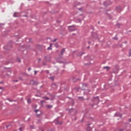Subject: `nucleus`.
Returning a JSON list of instances; mask_svg holds the SVG:
<instances>
[{
    "label": "nucleus",
    "mask_w": 131,
    "mask_h": 131,
    "mask_svg": "<svg viewBox=\"0 0 131 131\" xmlns=\"http://www.w3.org/2000/svg\"><path fill=\"white\" fill-rule=\"evenodd\" d=\"M29 40L28 42H32L31 39H28Z\"/></svg>",
    "instance_id": "nucleus-34"
},
{
    "label": "nucleus",
    "mask_w": 131,
    "mask_h": 131,
    "mask_svg": "<svg viewBox=\"0 0 131 131\" xmlns=\"http://www.w3.org/2000/svg\"><path fill=\"white\" fill-rule=\"evenodd\" d=\"M78 98L79 100H81V101L84 100V99L83 98V97H78Z\"/></svg>",
    "instance_id": "nucleus-16"
},
{
    "label": "nucleus",
    "mask_w": 131,
    "mask_h": 131,
    "mask_svg": "<svg viewBox=\"0 0 131 131\" xmlns=\"http://www.w3.org/2000/svg\"><path fill=\"white\" fill-rule=\"evenodd\" d=\"M89 45H91V41L88 42Z\"/></svg>",
    "instance_id": "nucleus-50"
},
{
    "label": "nucleus",
    "mask_w": 131,
    "mask_h": 131,
    "mask_svg": "<svg viewBox=\"0 0 131 131\" xmlns=\"http://www.w3.org/2000/svg\"><path fill=\"white\" fill-rule=\"evenodd\" d=\"M22 48H25V49H27V46L26 45H23Z\"/></svg>",
    "instance_id": "nucleus-27"
},
{
    "label": "nucleus",
    "mask_w": 131,
    "mask_h": 131,
    "mask_svg": "<svg viewBox=\"0 0 131 131\" xmlns=\"http://www.w3.org/2000/svg\"><path fill=\"white\" fill-rule=\"evenodd\" d=\"M13 82H18V80H13Z\"/></svg>",
    "instance_id": "nucleus-31"
},
{
    "label": "nucleus",
    "mask_w": 131,
    "mask_h": 131,
    "mask_svg": "<svg viewBox=\"0 0 131 131\" xmlns=\"http://www.w3.org/2000/svg\"><path fill=\"white\" fill-rule=\"evenodd\" d=\"M68 99H72L71 97H68Z\"/></svg>",
    "instance_id": "nucleus-54"
},
{
    "label": "nucleus",
    "mask_w": 131,
    "mask_h": 131,
    "mask_svg": "<svg viewBox=\"0 0 131 131\" xmlns=\"http://www.w3.org/2000/svg\"><path fill=\"white\" fill-rule=\"evenodd\" d=\"M42 98L45 99L46 100H50V98H49L48 97H43Z\"/></svg>",
    "instance_id": "nucleus-19"
},
{
    "label": "nucleus",
    "mask_w": 131,
    "mask_h": 131,
    "mask_svg": "<svg viewBox=\"0 0 131 131\" xmlns=\"http://www.w3.org/2000/svg\"><path fill=\"white\" fill-rule=\"evenodd\" d=\"M4 82H3V81H1L0 82V83H3Z\"/></svg>",
    "instance_id": "nucleus-56"
},
{
    "label": "nucleus",
    "mask_w": 131,
    "mask_h": 131,
    "mask_svg": "<svg viewBox=\"0 0 131 131\" xmlns=\"http://www.w3.org/2000/svg\"><path fill=\"white\" fill-rule=\"evenodd\" d=\"M93 36V37H94L95 38H97V35H96V36Z\"/></svg>",
    "instance_id": "nucleus-52"
},
{
    "label": "nucleus",
    "mask_w": 131,
    "mask_h": 131,
    "mask_svg": "<svg viewBox=\"0 0 131 131\" xmlns=\"http://www.w3.org/2000/svg\"><path fill=\"white\" fill-rule=\"evenodd\" d=\"M79 22H81V20H79Z\"/></svg>",
    "instance_id": "nucleus-61"
},
{
    "label": "nucleus",
    "mask_w": 131,
    "mask_h": 131,
    "mask_svg": "<svg viewBox=\"0 0 131 131\" xmlns=\"http://www.w3.org/2000/svg\"><path fill=\"white\" fill-rule=\"evenodd\" d=\"M114 116L116 117H120L121 118V117H122V115H121L120 113L117 112L115 114Z\"/></svg>",
    "instance_id": "nucleus-6"
},
{
    "label": "nucleus",
    "mask_w": 131,
    "mask_h": 131,
    "mask_svg": "<svg viewBox=\"0 0 131 131\" xmlns=\"http://www.w3.org/2000/svg\"><path fill=\"white\" fill-rule=\"evenodd\" d=\"M45 58L46 60H47V61H48V62H51V57H49V59H47V56H45Z\"/></svg>",
    "instance_id": "nucleus-17"
},
{
    "label": "nucleus",
    "mask_w": 131,
    "mask_h": 131,
    "mask_svg": "<svg viewBox=\"0 0 131 131\" xmlns=\"http://www.w3.org/2000/svg\"><path fill=\"white\" fill-rule=\"evenodd\" d=\"M52 46H53V44H52V43H50V47L47 48V50H48V51L50 50H52Z\"/></svg>",
    "instance_id": "nucleus-11"
},
{
    "label": "nucleus",
    "mask_w": 131,
    "mask_h": 131,
    "mask_svg": "<svg viewBox=\"0 0 131 131\" xmlns=\"http://www.w3.org/2000/svg\"><path fill=\"white\" fill-rule=\"evenodd\" d=\"M88 56H85V57H84V59L85 60V58H88Z\"/></svg>",
    "instance_id": "nucleus-51"
},
{
    "label": "nucleus",
    "mask_w": 131,
    "mask_h": 131,
    "mask_svg": "<svg viewBox=\"0 0 131 131\" xmlns=\"http://www.w3.org/2000/svg\"><path fill=\"white\" fill-rule=\"evenodd\" d=\"M19 79H22V78H21V77H19Z\"/></svg>",
    "instance_id": "nucleus-62"
},
{
    "label": "nucleus",
    "mask_w": 131,
    "mask_h": 131,
    "mask_svg": "<svg viewBox=\"0 0 131 131\" xmlns=\"http://www.w3.org/2000/svg\"><path fill=\"white\" fill-rule=\"evenodd\" d=\"M103 5L105 6V7H108V6H110V4H108L107 2H103Z\"/></svg>",
    "instance_id": "nucleus-9"
},
{
    "label": "nucleus",
    "mask_w": 131,
    "mask_h": 131,
    "mask_svg": "<svg viewBox=\"0 0 131 131\" xmlns=\"http://www.w3.org/2000/svg\"><path fill=\"white\" fill-rule=\"evenodd\" d=\"M129 122H131V119H129Z\"/></svg>",
    "instance_id": "nucleus-48"
},
{
    "label": "nucleus",
    "mask_w": 131,
    "mask_h": 131,
    "mask_svg": "<svg viewBox=\"0 0 131 131\" xmlns=\"http://www.w3.org/2000/svg\"><path fill=\"white\" fill-rule=\"evenodd\" d=\"M85 54V53L83 52H79V55L80 56V57H81V56H82V55Z\"/></svg>",
    "instance_id": "nucleus-12"
},
{
    "label": "nucleus",
    "mask_w": 131,
    "mask_h": 131,
    "mask_svg": "<svg viewBox=\"0 0 131 131\" xmlns=\"http://www.w3.org/2000/svg\"><path fill=\"white\" fill-rule=\"evenodd\" d=\"M9 126H12V125H11V124L7 125L6 126L7 128H8V127H9Z\"/></svg>",
    "instance_id": "nucleus-29"
},
{
    "label": "nucleus",
    "mask_w": 131,
    "mask_h": 131,
    "mask_svg": "<svg viewBox=\"0 0 131 131\" xmlns=\"http://www.w3.org/2000/svg\"><path fill=\"white\" fill-rule=\"evenodd\" d=\"M12 41H10L7 46H4L3 48L5 50H6V51H10V50L12 49Z\"/></svg>",
    "instance_id": "nucleus-2"
},
{
    "label": "nucleus",
    "mask_w": 131,
    "mask_h": 131,
    "mask_svg": "<svg viewBox=\"0 0 131 131\" xmlns=\"http://www.w3.org/2000/svg\"><path fill=\"white\" fill-rule=\"evenodd\" d=\"M50 79H52V80H54V77H50Z\"/></svg>",
    "instance_id": "nucleus-33"
},
{
    "label": "nucleus",
    "mask_w": 131,
    "mask_h": 131,
    "mask_svg": "<svg viewBox=\"0 0 131 131\" xmlns=\"http://www.w3.org/2000/svg\"><path fill=\"white\" fill-rule=\"evenodd\" d=\"M41 131H45V130H41Z\"/></svg>",
    "instance_id": "nucleus-64"
},
{
    "label": "nucleus",
    "mask_w": 131,
    "mask_h": 131,
    "mask_svg": "<svg viewBox=\"0 0 131 131\" xmlns=\"http://www.w3.org/2000/svg\"><path fill=\"white\" fill-rule=\"evenodd\" d=\"M30 127L31 129H33L34 128V126L32 125L30 126Z\"/></svg>",
    "instance_id": "nucleus-24"
},
{
    "label": "nucleus",
    "mask_w": 131,
    "mask_h": 131,
    "mask_svg": "<svg viewBox=\"0 0 131 131\" xmlns=\"http://www.w3.org/2000/svg\"><path fill=\"white\" fill-rule=\"evenodd\" d=\"M38 111H39V110H35V113H37V112H38Z\"/></svg>",
    "instance_id": "nucleus-32"
},
{
    "label": "nucleus",
    "mask_w": 131,
    "mask_h": 131,
    "mask_svg": "<svg viewBox=\"0 0 131 131\" xmlns=\"http://www.w3.org/2000/svg\"><path fill=\"white\" fill-rule=\"evenodd\" d=\"M23 17H28V16H27V15H23Z\"/></svg>",
    "instance_id": "nucleus-39"
},
{
    "label": "nucleus",
    "mask_w": 131,
    "mask_h": 131,
    "mask_svg": "<svg viewBox=\"0 0 131 131\" xmlns=\"http://www.w3.org/2000/svg\"><path fill=\"white\" fill-rule=\"evenodd\" d=\"M72 106H73V105H74V100H73V99H72Z\"/></svg>",
    "instance_id": "nucleus-23"
},
{
    "label": "nucleus",
    "mask_w": 131,
    "mask_h": 131,
    "mask_svg": "<svg viewBox=\"0 0 131 131\" xmlns=\"http://www.w3.org/2000/svg\"><path fill=\"white\" fill-rule=\"evenodd\" d=\"M52 85H53V86H55V88H57V84H55V83H53V84H52Z\"/></svg>",
    "instance_id": "nucleus-28"
},
{
    "label": "nucleus",
    "mask_w": 131,
    "mask_h": 131,
    "mask_svg": "<svg viewBox=\"0 0 131 131\" xmlns=\"http://www.w3.org/2000/svg\"><path fill=\"white\" fill-rule=\"evenodd\" d=\"M0 90H3V88L2 87H0Z\"/></svg>",
    "instance_id": "nucleus-53"
},
{
    "label": "nucleus",
    "mask_w": 131,
    "mask_h": 131,
    "mask_svg": "<svg viewBox=\"0 0 131 131\" xmlns=\"http://www.w3.org/2000/svg\"><path fill=\"white\" fill-rule=\"evenodd\" d=\"M116 36H117V34L116 35L115 37L113 38V39H116V40H117L118 38Z\"/></svg>",
    "instance_id": "nucleus-21"
},
{
    "label": "nucleus",
    "mask_w": 131,
    "mask_h": 131,
    "mask_svg": "<svg viewBox=\"0 0 131 131\" xmlns=\"http://www.w3.org/2000/svg\"><path fill=\"white\" fill-rule=\"evenodd\" d=\"M42 65H43V66H46L47 64L45 62H42Z\"/></svg>",
    "instance_id": "nucleus-35"
},
{
    "label": "nucleus",
    "mask_w": 131,
    "mask_h": 131,
    "mask_svg": "<svg viewBox=\"0 0 131 131\" xmlns=\"http://www.w3.org/2000/svg\"><path fill=\"white\" fill-rule=\"evenodd\" d=\"M27 100V103L28 104H31V99L30 98H28Z\"/></svg>",
    "instance_id": "nucleus-14"
},
{
    "label": "nucleus",
    "mask_w": 131,
    "mask_h": 131,
    "mask_svg": "<svg viewBox=\"0 0 131 131\" xmlns=\"http://www.w3.org/2000/svg\"><path fill=\"white\" fill-rule=\"evenodd\" d=\"M60 53H61V55L62 56H63V53H65V49H64V48H63V49L61 50Z\"/></svg>",
    "instance_id": "nucleus-10"
},
{
    "label": "nucleus",
    "mask_w": 131,
    "mask_h": 131,
    "mask_svg": "<svg viewBox=\"0 0 131 131\" xmlns=\"http://www.w3.org/2000/svg\"><path fill=\"white\" fill-rule=\"evenodd\" d=\"M13 17H20V14L18 12H15L13 14Z\"/></svg>",
    "instance_id": "nucleus-7"
},
{
    "label": "nucleus",
    "mask_w": 131,
    "mask_h": 131,
    "mask_svg": "<svg viewBox=\"0 0 131 131\" xmlns=\"http://www.w3.org/2000/svg\"><path fill=\"white\" fill-rule=\"evenodd\" d=\"M119 131H123V129L121 128V129H120Z\"/></svg>",
    "instance_id": "nucleus-40"
},
{
    "label": "nucleus",
    "mask_w": 131,
    "mask_h": 131,
    "mask_svg": "<svg viewBox=\"0 0 131 131\" xmlns=\"http://www.w3.org/2000/svg\"><path fill=\"white\" fill-rule=\"evenodd\" d=\"M34 74H35V75H36V71H34Z\"/></svg>",
    "instance_id": "nucleus-41"
},
{
    "label": "nucleus",
    "mask_w": 131,
    "mask_h": 131,
    "mask_svg": "<svg viewBox=\"0 0 131 131\" xmlns=\"http://www.w3.org/2000/svg\"><path fill=\"white\" fill-rule=\"evenodd\" d=\"M103 69H106V71H108V70H109V69H110V67H104Z\"/></svg>",
    "instance_id": "nucleus-15"
},
{
    "label": "nucleus",
    "mask_w": 131,
    "mask_h": 131,
    "mask_svg": "<svg viewBox=\"0 0 131 131\" xmlns=\"http://www.w3.org/2000/svg\"><path fill=\"white\" fill-rule=\"evenodd\" d=\"M87 49H90V46H88V47H87Z\"/></svg>",
    "instance_id": "nucleus-55"
},
{
    "label": "nucleus",
    "mask_w": 131,
    "mask_h": 131,
    "mask_svg": "<svg viewBox=\"0 0 131 131\" xmlns=\"http://www.w3.org/2000/svg\"><path fill=\"white\" fill-rule=\"evenodd\" d=\"M32 81L33 82V85H37V84H38V83H37V82L34 81V80H32Z\"/></svg>",
    "instance_id": "nucleus-8"
},
{
    "label": "nucleus",
    "mask_w": 131,
    "mask_h": 131,
    "mask_svg": "<svg viewBox=\"0 0 131 131\" xmlns=\"http://www.w3.org/2000/svg\"><path fill=\"white\" fill-rule=\"evenodd\" d=\"M16 60L18 61V62H19V63H21V59H20V58L17 57Z\"/></svg>",
    "instance_id": "nucleus-20"
},
{
    "label": "nucleus",
    "mask_w": 131,
    "mask_h": 131,
    "mask_svg": "<svg viewBox=\"0 0 131 131\" xmlns=\"http://www.w3.org/2000/svg\"><path fill=\"white\" fill-rule=\"evenodd\" d=\"M46 72H47V73H48V74L50 73V72L49 71V70H46Z\"/></svg>",
    "instance_id": "nucleus-38"
},
{
    "label": "nucleus",
    "mask_w": 131,
    "mask_h": 131,
    "mask_svg": "<svg viewBox=\"0 0 131 131\" xmlns=\"http://www.w3.org/2000/svg\"><path fill=\"white\" fill-rule=\"evenodd\" d=\"M82 86L83 88H86V86H88V83H83L82 84Z\"/></svg>",
    "instance_id": "nucleus-18"
},
{
    "label": "nucleus",
    "mask_w": 131,
    "mask_h": 131,
    "mask_svg": "<svg viewBox=\"0 0 131 131\" xmlns=\"http://www.w3.org/2000/svg\"><path fill=\"white\" fill-rule=\"evenodd\" d=\"M82 120H83V118H82V120H81V121H82Z\"/></svg>",
    "instance_id": "nucleus-60"
},
{
    "label": "nucleus",
    "mask_w": 131,
    "mask_h": 131,
    "mask_svg": "<svg viewBox=\"0 0 131 131\" xmlns=\"http://www.w3.org/2000/svg\"><path fill=\"white\" fill-rule=\"evenodd\" d=\"M6 75H7V76H10V74H9L8 73H7Z\"/></svg>",
    "instance_id": "nucleus-44"
},
{
    "label": "nucleus",
    "mask_w": 131,
    "mask_h": 131,
    "mask_svg": "<svg viewBox=\"0 0 131 131\" xmlns=\"http://www.w3.org/2000/svg\"><path fill=\"white\" fill-rule=\"evenodd\" d=\"M91 102L93 103V104H91L92 107H94V105H98V104H99V102H100L99 96L93 97L91 100Z\"/></svg>",
    "instance_id": "nucleus-1"
},
{
    "label": "nucleus",
    "mask_w": 131,
    "mask_h": 131,
    "mask_svg": "<svg viewBox=\"0 0 131 131\" xmlns=\"http://www.w3.org/2000/svg\"><path fill=\"white\" fill-rule=\"evenodd\" d=\"M129 57H131V49L129 50Z\"/></svg>",
    "instance_id": "nucleus-25"
},
{
    "label": "nucleus",
    "mask_w": 131,
    "mask_h": 131,
    "mask_svg": "<svg viewBox=\"0 0 131 131\" xmlns=\"http://www.w3.org/2000/svg\"><path fill=\"white\" fill-rule=\"evenodd\" d=\"M8 72H9L10 73V74H11V73H12V72L11 71H9Z\"/></svg>",
    "instance_id": "nucleus-43"
},
{
    "label": "nucleus",
    "mask_w": 131,
    "mask_h": 131,
    "mask_svg": "<svg viewBox=\"0 0 131 131\" xmlns=\"http://www.w3.org/2000/svg\"><path fill=\"white\" fill-rule=\"evenodd\" d=\"M88 92H91V90H88Z\"/></svg>",
    "instance_id": "nucleus-59"
},
{
    "label": "nucleus",
    "mask_w": 131,
    "mask_h": 131,
    "mask_svg": "<svg viewBox=\"0 0 131 131\" xmlns=\"http://www.w3.org/2000/svg\"><path fill=\"white\" fill-rule=\"evenodd\" d=\"M98 24H100V21H98Z\"/></svg>",
    "instance_id": "nucleus-57"
},
{
    "label": "nucleus",
    "mask_w": 131,
    "mask_h": 131,
    "mask_svg": "<svg viewBox=\"0 0 131 131\" xmlns=\"http://www.w3.org/2000/svg\"><path fill=\"white\" fill-rule=\"evenodd\" d=\"M57 39H58L57 38H55V39L52 40V42H56V41H57Z\"/></svg>",
    "instance_id": "nucleus-22"
},
{
    "label": "nucleus",
    "mask_w": 131,
    "mask_h": 131,
    "mask_svg": "<svg viewBox=\"0 0 131 131\" xmlns=\"http://www.w3.org/2000/svg\"><path fill=\"white\" fill-rule=\"evenodd\" d=\"M47 107L48 109H51L53 108V105H47Z\"/></svg>",
    "instance_id": "nucleus-13"
},
{
    "label": "nucleus",
    "mask_w": 131,
    "mask_h": 131,
    "mask_svg": "<svg viewBox=\"0 0 131 131\" xmlns=\"http://www.w3.org/2000/svg\"><path fill=\"white\" fill-rule=\"evenodd\" d=\"M81 10H82V8H79V11H81Z\"/></svg>",
    "instance_id": "nucleus-42"
},
{
    "label": "nucleus",
    "mask_w": 131,
    "mask_h": 131,
    "mask_svg": "<svg viewBox=\"0 0 131 131\" xmlns=\"http://www.w3.org/2000/svg\"><path fill=\"white\" fill-rule=\"evenodd\" d=\"M58 118H59V117H57V119H56L55 120H54V122L55 123V124L56 125H61L62 123H63V122L62 121H59V119H58Z\"/></svg>",
    "instance_id": "nucleus-4"
},
{
    "label": "nucleus",
    "mask_w": 131,
    "mask_h": 131,
    "mask_svg": "<svg viewBox=\"0 0 131 131\" xmlns=\"http://www.w3.org/2000/svg\"><path fill=\"white\" fill-rule=\"evenodd\" d=\"M94 127V125L93 124H88V126L86 128L87 131H92L93 128Z\"/></svg>",
    "instance_id": "nucleus-5"
},
{
    "label": "nucleus",
    "mask_w": 131,
    "mask_h": 131,
    "mask_svg": "<svg viewBox=\"0 0 131 131\" xmlns=\"http://www.w3.org/2000/svg\"><path fill=\"white\" fill-rule=\"evenodd\" d=\"M19 130L20 131H22V127L19 128Z\"/></svg>",
    "instance_id": "nucleus-37"
},
{
    "label": "nucleus",
    "mask_w": 131,
    "mask_h": 131,
    "mask_svg": "<svg viewBox=\"0 0 131 131\" xmlns=\"http://www.w3.org/2000/svg\"><path fill=\"white\" fill-rule=\"evenodd\" d=\"M0 25H5V24H1L0 23Z\"/></svg>",
    "instance_id": "nucleus-46"
},
{
    "label": "nucleus",
    "mask_w": 131,
    "mask_h": 131,
    "mask_svg": "<svg viewBox=\"0 0 131 131\" xmlns=\"http://www.w3.org/2000/svg\"><path fill=\"white\" fill-rule=\"evenodd\" d=\"M28 70V71H30V70H31V68H29Z\"/></svg>",
    "instance_id": "nucleus-36"
},
{
    "label": "nucleus",
    "mask_w": 131,
    "mask_h": 131,
    "mask_svg": "<svg viewBox=\"0 0 131 131\" xmlns=\"http://www.w3.org/2000/svg\"><path fill=\"white\" fill-rule=\"evenodd\" d=\"M86 100H89V98H87Z\"/></svg>",
    "instance_id": "nucleus-63"
},
{
    "label": "nucleus",
    "mask_w": 131,
    "mask_h": 131,
    "mask_svg": "<svg viewBox=\"0 0 131 131\" xmlns=\"http://www.w3.org/2000/svg\"><path fill=\"white\" fill-rule=\"evenodd\" d=\"M124 43H127V41H125L124 42Z\"/></svg>",
    "instance_id": "nucleus-45"
},
{
    "label": "nucleus",
    "mask_w": 131,
    "mask_h": 131,
    "mask_svg": "<svg viewBox=\"0 0 131 131\" xmlns=\"http://www.w3.org/2000/svg\"><path fill=\"white\" fill-rule=\"evenodd\" d=\"M68 28L70 32H72L73 31H75V30H77V29H76L75 25H74L68 26Z\"/></svg>",
    "instance_id": "nucleus-3"
},
{
    "label": "nucleus",
    "mask_w": 131,
    "mask_h": 131,
    "mask_svg": "<svg viewBox=\"0 0 131 131\" xmlns=\"http://www.w3.org/2000/svg\"><path fill=\"white\" fill-rule=\"evenodd\" d=\"M7 100H8V101H9V102H13V100H12V99H11L10 98L7 99Z\"/></svg>",
    "instance_id": "nucleus-26"
},
{
    "label": "nucleus",
    "mask_w": 131,
    "mask_h": 131,
    "mask_svg": "<svg viewBox=\"0 0 131 131\" xmlns=\"http://www.w3.org/2000/svg\"><path fill=\"white\" fill-rule=\"evenodd\" d=\"M40 61H41V58H38V63H39V62H40Z\"/></svg>",
    "instance_id": "nucleus-30"
},
{
    "label": "nucleus",
    "mask_w": 131,
    "mask_h": 131,
    "mask_svg": "<svg viewBox=\"0 0 131 131\" xmlns=\"http://www.w3.org/2000/svg\"><path fill=\"white\" fill-rule=\"evenodd\" d=\"M116 10H118V7H117L116 8Z\"/></svg>",
    "instance_id": "nucleus-49"
},
{
    "label": "nucleus",
    "mask_w": 131,
    "mask_h": 131,
    "mask_svg": "<svg viewBox=\"0 0 131 131\" xmlns=\"http://www.w3.org/2000/svg\"><path fill=\"white\" fill-rule=\"evenodd\" d=\"M13 102H17L16 100H13Z\"/></svg>",
    "instance_id": "nucleus-47"
},
{
    "label": "nucleus",
    "mask_w": 131,
    "mask_h": 131,
    "mask_svg": "<svg viewBox=\"0 0 131 131\" xmlns=\"http://www.w3.org/2000/svg\"><path fill=\"white\" fill-rule=\"evenodd\" d=\"M84 65H88V63H84Z\"/></svg>",
    "instance_id": "nucleus-58"
}]
</instances>
